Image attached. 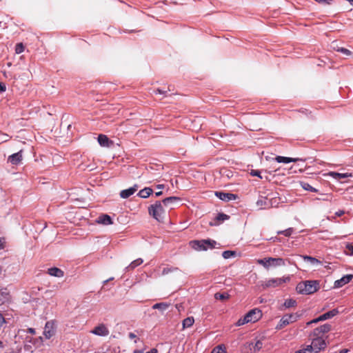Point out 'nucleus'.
Returning <instances> with one entry per match:
<instances>
[{
    "label": "nucleus",
    "instance_id": "f257e3e1",
    "mask_svg": "<svg viewBox=\"0 0 353 353\" xmlns=\"http://www.w3.org/2000/svg\"><path fill=\"white\" fill-rule=\"evenodd\" d=\"M191 247L196 251H206L208 249L212 250L219 245L216 241L210 239L193 240L190 242Z\"/></svg>",
    "mask_w": 353,
    "mask_h": 353
},
{
    "label": "nucleus",
    "instance_id": "f03ea898",
    "mask_svg": "<svg viewBox=\"0 0 353 353\" xmlns=\"http://www.w3.org/2000/svg\"><path fill=\"white\" fill-rule=\"evenodd\" d=\"M319 288V283L317 281H305L300 282L296 285V291L301 294H311L316 292Z\"/></svg>",
    "mask_w": 353,
    "mask_h": 353
},
{
    "label": "nucleus",
    "instance_id": "7ed1b4c3",
    "mask_svg": "<svg viewBox=\"0 0 353 353\" xmlns=\"http://www.w3.org/2000/svg\"><path fill=\"white\" fill-rule=\"evenodd\" d=\"M257 263L268 270L271 267L276 268L279 266H285V261L282 258L265 257L263 259H258Z\"/></svg>",
    "mask_w": 353,
    "mask_h": 353
},
{
    "label": "nucleus",
    "instance_id": "20e7f679",
    "mask_svg": "<svg viewBox=\"0 0 353 353\" xmlns=\"http://www.w3.org/2000/svg\"><path fill=\"white\" fill-rule=\"evenodd\" d=\"M164 212L165 210L160 201H156L154 204L148 207L149 214L158 221H161L163 219Z\"/></svg>",
    "mask_w": 353,
    "mask_h": 353
},
{
    "label": "nucleus",
    "instance_id": "39448f33",
    "mask_svg": "<svg viewBox=\"0 0 353 353\" xmlns=\"http://www.w3.org/2000/svg\"><path fill=\"white\" fill-rule=\"evenodd\" d=\"M289 276L282 278H273L265 281H262L261 287L265 290L270 288H276L281 285L283 283L290 281Z\"/></svg>",
    "mask_w": 353,
    "mask_h": 353
},
{
    "label": "nucleus",
    "instance_id": "423d86ee",
    "mask_svg": "<svg viewBox=\"0 0 353 353\" xmlns=\"http://www.w3.org/2000/svg\"><path fill=\"white\" fill-rule=\"evenodd\" d=\"M301 316V314L298 313L294 314H285L282 316V318L280 319L279 323L276 327V329L281 330L283 327H285L286 325L296 322Z\"/></svg>",
    "mask_w": 353,
    "mask_h": 353
},
{
    "label": "nucleus",
    "instance_id": "0eeeda50",
    "mask_svg": "<svg viewBox=\"0 0 353 353\" xmlns=\"http://www.w3.org/2000/svg\"><path fill=\"white\" fill-rule=\"evenodd\" d=\"M56 333V326L53 321H47L43 331V335L46 339H50Z\"/></svg>",
    "mask_w": 353,
    "mask_h": 353
},
{
    "label": "nucleus",
    "instance_id": "6e6552de",
    "mask_svg": "<svg viewBox=\"0 0 353 353\" xmlns=\"http://www.w3.org/2000/svg\"><path fill=\"white\" fill-rule=\"evenodd\" d=\"M316 338L314 339L312 345L310 346L312 347V350L316 353L319 352L320 351L324 350L326 347V343L324 339H323L320 336H316Z\"/></svg>",
    "mask_w": 353,
    "mask_h": 353
},
{
    "label": "nucleus",
    "instance_id": "1a4fd4ad",
    "mask_svg": "<svg viewBox=\"0 0 353 353\" xmlns=\"http://www.w3.org/2000/svg\"><path fill=\"white\" fill-rule=\"evenodd\" d=\"M90 332L97 336H106L109 334L110 331L105 324L101 323L91 330Z\"/></svg>",
    "mask_w": 353,
    "mask_h": 353
},
{
    "label": "nucleus",
    "instance_id": "9d476101",
    "mask_svg": "<svg viewBox=\"0 0 353 353\" xmlns=\"http://www.w3.org/2000/svg\"><path fill=\"white\" fill-rule=\"evenodd\" d=\"M245 316L249 322H255L261 319L262 313L260 310L255 308L249 311Z\"/></svg>",
    "mask_w": 353,
    "mask_h": 353
},
{
    "label": "nucleus",
    "instance_id": "9b49d317",
    "mask_svg": "<svg viewBox=\"0 0 353 353\" xmlns=\"http://www.w3.org/2000/svg\"><path fill=\"white\" fill-rule=\"evenodd\" d=\"M353 279V274H349L343 276L339 280L335 281L334 283V288H339L345 285V284L350 283Z\"/></svg>",
    "mask_w": 353,
    "mask_h": 353
},
{
    "label": "nucleus",
    "instance_id": "f8f14e48",
    "mask_svg": "<svg viewBox=\"0 0 353 353\" xmlns=\"http://www.w3.org/2000/svg\"><path fill=\"white\" fill-rule=\"evenodd\" d=\"M11 299L12 296L8 288L0 286V302L1 303H9Z\"/></svg>",
    "mask_w": 353,
    "mask_h": 353
},
{
    "label": "nucleus",
    "instance_id": "ddd939ff",
    "mask_svg": "<svg viewBox=\"0 0 353 353\" xmlns=\"http://www.w3.org/2000/svg\"><path fill=\"white\" fill-rule=\"evenodd\" d=\"M215 195L221 200L224 201H229L232 200H235L237 198V195L229 193V192H215Z\"/></svg>",
    "mask_w": 353,
    "mask_h": 353
},
{
    "label": "nucleus",
    "instance_id": "4468645a",
    "mask_svg": "<svg viewBox=\"0 0 353 353\" xmlns=\"http://www.w3.org/2000/svg\"><path fill=\"white\" fill-rule=\"evenodd\" d=\"M331 330V325L325 323L313 330V335L314 336H320L321 334L327 333Z\"/></svg>",
    "mask_w": 353,
    "mask_h": 353
},
{
    "label": "nucleus",
    "instance_id": "2eb2a0df",
    "mask_svg": "<svg viewBox=\"0 0 353 353\" xmlns=\"http://www.w3.org/2000/svg\"><path fill=\"white\" fill-rule=\"evenodd\" d=\"M138 189L137 185H134L132 187H130L128 189L123 190L120 192V196L122 199H128L132 194H134Z\"/></svg>",
    "mask_w": 353,
    "mask_h": 353
},
{
    "label": "nucleus",
    "instance_id": "dca6fc26",
    "mask_svg": "<svg viewBox=\"0 0 353 353\" xmlns=\"http://www.w3.org/2000/svg\"><path fill=\"white\" fill-rule=\"evenodd\" d=\"M22 160V151L14 153L8 157V161L12 165L19 164Z\"/></svg>",
    "mask_w": 353,
    "mask_h": 353
},
{
    "label": "nucleus",
    "instance_id": "f3484780",
    "mask_svg": "<svg viewBox=\"0 0 353 353\" xmlns=\"http://www.w3.org/2000/svg\"><path fill=\"white\" fill-rule=\"evenodd\" d=\"M258 206L261 208H270L273 207V202L272 200L268 199L266 197L259 199L256 202Z\"/></svg>",
    "mask_w": 353,
    "mask_h": 353
},
{
    "label": "nucleus",
    "instance_id": "a211bd4d",
    "mask_svg": "<svg viewBox=\"0 0 353 353\" xmlns=\"http://www.w3.org/2000/svg\"><path fill=\"white\" fill-rule=\"evenodd\" d=\"M97 222L105 225L112 224V218L108 214H102L97 218Z\"/></svg>",
    "mask_w": 353,
    "mask_h": 353
},
{
    "label": "nucleus",
    "instance_id": "6ab92c4d",
    "mask_svg": "<svg viewBox=\"0 0 353 353\" xmlns=\"http://www.w3.org/2000/svg\"><path fill=\"white\" fill-rule=\"evenodd\" d=\"M230 218V216L224 213H219L215 219H214V223H210V225H219L221 222L228 220Z\"/></svg>",
    "mask_w": 353,
    "mask_h": 353
},
{
    "label": "nucleus",
    "instance_id": "aec40b11",
    "mask_svg": "<svg viewBox=\"0 0 353 353\" xmlns=\"http://www.w3.org/2000/svg\"><path fill=\"white\" fill-rule=\"evenodd\" d=\"M181 199L177 196H169L162 200L161 203L167 207H172V205L177 202L179 201Z\"/></svg>",
    "mask_w": 353,
    "mask_h": 353
},
{
    "label": "nucleus",
    "instance_id": "412c9836",
    "mask_svg": "<svg viewBox=\"0 0 353 353\" xmlns=\"http://www.w3.org/2000/svg\"><path fill=\"white\" fill-rule=\"evenodd\" d=\"M48 273L50 276L59 278L62 277L64 275L63 271L56 267L49 268L48 270Z\"/></svg>",
    "mask_w": 353,
    "mask_h": 353
},
{
    "label": "nucleus",
    "instance_id": "4be33fe9",
    "mask_svg": "<svg viewBox=\"0 0 353 353\" xmlns=\"http://www.w3.org/2000/svg\"><path fill=\"white\" fill-rule=\"evenodd\" d=\"M339 313V310L337 308H334L321 315L320 319H322V321H325L335 316Z\"/></svg>",
    "mask_w": 353,
    "mask_h": 353
},
{
    "label": "nucleus",
    "instance_id": "5701e85b",
    "mask_svg": "<svg viewBox=\"0 0 353 353\" xmlns=\"http://www.w3.org/2000/svg\"><path fill=\"white\" fill-rule=\"evenodd\" d=\"M299 160H301V159H299V158H290V157H281V156H278L276 157V161L278 163H283L296 162Z\"/></svg>",
    "mask_w": 353,
    "mask_h": 353
},
{
    "label": "nucleus",
    "instance_id": "b1692460",
    "mask_svg": "<svg viewBox=\"0 0 353 353\" xmlns=\"http://www.w3.org/2000/svg\"><path fill=\"white\" fill-rule=\"evenodd\" d=\"M329 175L336 179H345V178L352 176V174L350 173V172L339 173V172H330L329 173Z\"/></svg>",
    "mask_w": 353,
    "mask_h": 353
},
{
    "label": "nucleus",
    "instance_id": "393cba45",
    "mask_svg": "<svg viewBox=\"0 0 353 353\" xmlns=\"http://www.w3.org/2000/svg\"><path fill=\"white\" fill-rule=\"evenodd\" d=\"M153 193V190L151 188H145L141 190L137 195L143 199L149 197Z\"/></svg>",
    "mask_w": 353,
    "mask_h": 353
},
{
    "label": "nucleus",
    "instance_id": "a878e982",
    "mask_svg": "<svg viewBox=\"0 0 353 353\" xmlns=\"http://www.w3.org/2000/svg\"><path fill=\"white\" fill-rule=\"evenodd\" d=\"M97 140L101 146H103V147H108L109 146L110 140L106 135L102 134H99L98 136Z\"/></svg>",
    "mask_w": 353,
    "mask_h": 353
},
{
    "label": "nucleus",
    "instance_id": "bb28decb",
    "mask_svg": "<svg viewBox=\"0 0 353 353\" xmlns=\"http://www.w3.org/2000/svg\"><path fill=\"white\" fill-rule=\"evenodd\" d=\"M143 262V259L141 258L137 259L136 260H134L131 263L125 268L126 271H130L134 270L137 266L142 264Z\"/></svg>",
    "mask_w": 353,
    "mask_h": 353
},
{
    "label": "nucleus",
    "instance_id": "cd10ccee",
    "mask_svg": "<svg viewBox=\"0 0 353 353\" xmlns=\"http://www.w3.org/2000/svg\"><path fill=\"white\" fill-rule=\"evenodd\" d=\"M194 322V319L192 316L187 317L183 321V328L190 327Z\"/></svg>",
    "mask_w": 353,
    "mask_h": 353
},
{
    "label": "nucleus",
    "instance_id": "c85d7f7f",
    "mask_svg": "<svg viewBox=\"0 0 353 353\" xmlns=\"http://www.w3.org/2000/svg\"><path fill=\"white\" fill-rule=\"evenodd\" d=\"M169 305L170 304L164 302L157 303L152 305V309H158L164 311L168 308Z\"/></svg>",
    "mask_w": 353,
    "mask_h": 353
},
{
    "label": "nucleus",
    "instance_id": "c756f323",
    "mask_svg": "<svg viewBox=\"0 0 353 353\" xmlns=\"http://www.w3.org/2000/svg\"><path fill=\"white\" fill-rule=\"evenodd\" d=\"M300 183H301V188L305 190L310 191L312 192H318V191H319L317 189H316L315 188H313L312 185H310L307 182L301 181Z\"/></svg>",
    "mask_w": 353,
    "mask_h": 353
},
{
    "label": "nucleus",
    "instance_id": "7c9ffc66",
    "mask_svg": "<svg viewBox=\"0 0 353 353\" xmlns=\"http://www.w3.org/2000/svg\"><path fill=\"white\" fill-rule=\"evenodd\" d=\"M249 346L250 347H252L253 348V352H256L258 351H259L262 347H263V343L260 340H258L256 341V343L254 344L253 343H251L249 344Z\"/></svg>",
    "mask_w": 353,
    "mask_h": 353
},
{
    "label": "nucleus",
    "instance_id": "2f4dec72",
    "mask_svg": "<svg viewBox=\"0 0 353 353\" xmlns=\"http://www.w3.org/2000/svg\"><path fill=\"white\" fill-rule=\"evenodd\" d=\"M214 298L216 299L223 301V300L228 299L230 298V295L227 292H223V293L217 292L214 294Z\"/></svg>",
    "mask_w": 353,
    "mask_h": 353
},
{
    "label": "nucleus",
    "instance_id": "473e14b6",
    "mask_svg": "<svg viewBox=\"0 0 353 353\" xmlns=\"http://www.w3.org/2000/svg\"><path fill=\"white\" fill-rule=\"evenodd\" d=\"M296 305V301L293 299H286L283 304V305L286 308L294 307Z\"/></svg>",
    "mask_w": 353,
    "mask_h": 353
},
{
    "label": "nucleus",
    "instance_id": "72a5a7b5",
    "mask_svg": "<svg viewBox=\"0 0 353 353\" xmlns=\"http://www.w3.org/2000/svg\"><path fill=\"white\" fill-rule=\"evenodd\" d=\"M236 252L232 251V250H226L222 253V256L225 259L236 256Z\"/></svg>",
    "mask_w": 353,
    "mask_h": 353
},
{
    "label": "nucleus",
    "instance_id": "f704fd0d",
    "mask_svg": "<svg viewBox=\"0 0 353 353\" xmlns=\"http://www.w3.org/2000/svg\"><path fill=\"white\" fill-rule=\"evenodd\" d=\"M302 257L305 261H310L312 264L321 263V261L314 257L307 255L302 256Z\"/></svg>",
    "mask_w": 353,
    "mask_h": 353
},
{
    "label": "nucleus",
    "instance_id": "c9c22d12",
    "mask_svg": "<svg viewBox=\"0 0 353 353\" xmlns=\"http://www.w3.org/2000/svg\"><path fill=\"white\" fill-rule=\"evenodd\" d=\"M211 353H226L225 347L223 345H219L214 347Z\"/></svg>",
    "mask_w": 353,
    "mask_h": 353
},
{
    "label": "nucleus",
    "instance_id": "e433bc0d",
    "mask_svg": "<svg viewBox=\"0 0 353 353\" xmlns=\"http://www.w3.org/2000/svg\"><path fill=\"white\" fill-rule=\"evenodd\" d=\"M294 232V229L292 228H289L284 230H280L277 232L278 234H283L285 236H290Z\"/></svg>",
    "mask_w": 353,
    "mask_h": 353
},
{
    "label": "nucleus",
    "instance_id": "4c0bfd02",
    "mask_svg": "<svg viewBox=\"0 0 353 353\" xmlns=\"http://www.w3.org/2000/svg\"><path fill=\"white\" fill-rule=\"evenodd\" d=\"M179 268H173V267H167V268H164L162 270V274L163 275H165V274H169L170 272H174V271H176L178 270Z\"/></svg>",
    "mask_w": 353,
    "mask_h": 353
},
{
    "label": "nucleus",
    "instance_id": "58836bf2",
    "mask_svg": "<svg viewBox=\"0 0 353 353\" xmlns=\"http://www.w3.org/2000/svg\"><path fill=\"white\" fill-rule=\"evenodd\" d=\"M24 46L23 45L22 43H19L16 45L15 46V52L17 54H21V52H23L24 51Z\"/></svg>",
    "mask_w": 353,
    "mask_h": 353
},
{
    "label": "nucleus",
    "instance_id": "ea45409f",
    "mask_svg": "<svg viewBox=\"0 0 353 353\" xmlns=\"http://www.w3.org/2000/svg\"><path fill=\"white\" fill-rule=\"evenodd\" d=\"M312 352V347L310 345H307L305 348L296 351L295 353H311Z\"/></svg>",
    "mask_w": 353,
    "mask_h": 353
},
{
    "label": "nucleus",
    "instance_id": "a19ab883",
    "mask_svg": "<svg viewBox=\"0 0 353 353\" xmlns=\"http://www.w3.org/2000/svg\"><path fill=\"white\" fill-rule=\"evenodd\" d=\"M250 174L253 176H258L260 179H263V176L261 175V172L258 170H252Z\"/></svg>",
    "mask_w": 353,
    "mask_h": 353
},
{
    "label": "nucleus",
    "instance_id": "79ce46f5",
    "mask_svg": "<svg viewBox=\"0 0 353 353\" xmlns=\"http://www.w3.org/2000/svg\"><path fill=\"white\" fill-rule=\"evenodd\" d=\"M247 323H249V321L247 319H245V316H244L243 319H240L238 320V321L236 323V325L241 326Z\"/></svg>",
    "mask_w": 353,
    "mask_h": 353
},
{
    "label": "nucleus",
    "instance_id": "37998d69",
    "mask_svg": "<svg viewBox=\"0 0 353 353\" xmlns=\"http://www.w3.org/2000/svg\"><path fill=\"white\" fill-rule=\"evenodd\" d=\"M336 51L338 52H342L343 54L347 55V56H349L351 54V52L348 50V49H346L345 48H338L336 49Z\"/></svg>",
    "mask_w": 353,
    "mask_h": 353
},
{
    "label": "nucleus",
    "instance_id": "c03bdc74",
    "mask_svg": "<svg viewBox=\"0 0 353 353\" xmlns=\"http://www.w3.org/2000/svg\"><path fill=\"white\" fill-rule=\"evenodd\" d=\"M5 323H6V321L2 312L0 311V327H2Z\"/></svg>",
    "mask_w": 353,
    "mask_h": 353
},
{
    "label": "nucleus",
    "instance_id": "a18cd8bd",
    "mask_svg": "<svg viewBox=\"0 0 353 353\" xmlns=\"http://www.w3.org/2000/svg\"><path fill=\"white\" fill-rule=\"evenodd\" d=\"M319 321H322V319H320V316L318 318H316V319H313V320H312L310 321H308L307 323V325H311L312 323H318Z\"/></svg>",
    "mask_w": 353,
    "mask_h": 353
},
{
    "label": "nucleus",
    "instance_id": "49530a36",
    "mask_svg": "<svg viewBox=\"0 0 353 353\" xmlns=\"http://www.w3.org/2000/svg\"><path fill=\"white\" fill-rule=\"evenodd\" d=\"M346 249L348 251L349 254L353 256V245L352 244H347L346 245Z\"/></svg>",
    "mask_w": 353,
    "mask_h": 353
},
{
    "label": "nucleus",
    "instance_id": "de8ad7c7",
    "mask_svg": "<svg viewBox=\"0 0 353 353\" xmlns=\"http://www.w3.org/2000/svg\"><path fill=\"white\" fill-rule=\"evenodd\" d=\"M6 90V86L3 83L0 81V93L4 92Z\"/></svg>",
    "mask_w": 353,
    "mask_h": 353
},
{
    "label": "nucleus",
    "instance_id": "09e8293b",
    "mask_svg": "<svg viewBox=\"0 0 353 353\" xmlns=\"http://www.w3.org/2000/svg\"><path fill=\"white\" fill-rule=\"evenodd\" d=\"M154 92L156 94H164L166 92V91H164V90H161V89H159V88H157V90H155L154 91Z\"/></svg>",
    "mask_w": 353,
    "mask_h": 353
},
{
    "label": "nucleus",
    "instance_id": "8fccbe9b",
    "mask_svg": "<svg viewBox=\"0 0 353 353\" xmlns=\"http://www.w3.org/2000/svg\"><path fill=\"white\" fill-rule=\"evenodd\" d=\"M27 332L30 333L31 334H35L36 331H35V329L30 327V328L28 329Z\"/></svg>",
    "mask_w": 353,
    "mask_h": 353
},
{
    "label": "nucleus",
    "instance_id": "3c124183",
    "mask_svg": "<svg viewBox=\"0 0 353 353\" xmlns=\"http://www.w3.org/2000/svg\"><path fill=\"white\" fill-rule=\"evenodd\" d=\"M319 3L329 4L328 0H314Z\"/></svg>",
    "mask_w": 353,
    "mask_h": 353
},
{
    "label": "nucleus",
    "instance_id": "603ef678",
    "mask_svg": "<svg viewBox=\"0 0 353 353\" xmlns=\"http://www.w3.org/2000/svg\"><path fill=\"white\" fill-rule=\"evenodd\" d=\"M343 214H344V211H343V210H339V211H337V212L335 213L336 216H342Z\"/></svg>",
    "mask_w": 353,
    "mask_h": 353
},
{
    "label": "nucleus",
    "instance_id": "864d4df0",
    "mask_svg": "<svg viewBox=\"0 0 353 353\" xmlns=\"http://www.w3.org/2000/svg\"><path fill=\"white\" fill-rule=\"evenodd\" d=\"M130 339H133L137 338V335L132 332H130L128 334Z\"/></svg>",
    "mask_w": 353,
    "mask_h": 353
},
{
    "label": "nucleus",
    "instance_id": "5fc2aeb1",
    "mask_svg": "<svg viewBox=\"0 0 353 353\" xmlns=\"http://www.w3.org/2000/svg\"><path fill=\"white\" fill-rule=\"evenodd\" d=\"M146 353H158V351L157 349L152 348L150 351L147 352Z\"/></svg>",
    "mask_w": 353,
    "mask_h": 353
},
{
    "label": "nucleus",
    "instance_id": "6e6d98bb",
    "mask_svg": "<svg viewBox=\"0 0 353 353\" xmlns=\"http://www.w3.org/2000/svg\"><path fill=\"white\" fill-rule=\"evenodd\" d=\"M165 185L163 184H159L157 185V188L158 189H163Z\"/></svg>",
    "mask_w": 353,
    "mask_h": 353
},
{
    "label": "nucleus",
    "instance_id": "4d7b16f0",
    "mask_svg": "<svg viewBox=\"0 0 353 353\" xmlns=\"http://www.w3.org/2000/svg\"><path fill=\"white\" fill-rule=\"evenodd\" d=\"M52 291H51V290H46V291L45 292V294H46L47 296H50V295H51V294H52Z\"/></svg>",
    "mask_w": 353,
    "mask_h": 353
},
{
    "label": "nucleus",
    "instance_id": "13d9d810",
    "mask_svg": "<svg viewBox=\"0 0 353 353\" xmlns=\"http://www.w3.org/2000/svg\"><path fill=\"white\" fill-rule=\"evenodd\" d=\"M348 350L347 349H342L339 353H347L348 352Z\"/></svg>",
    "mask_w": 353,
    "mask_h": 353
},
{
    "label": "nucleus",
    "instance_id": "bf43d9fd",
    "mask_svg": "<svg viewBox=\"0 0 353 353\" xmlns=\"http://www.w3.org/2000/svg\"><path fill=\"white\" fill-rule=\"evenodd\" d=\"M163 192H155V196H159L161 195H162Z\"/></svg>",
    "mask_w": 353,
    "mask_h": 353
},
{
    "label": "nucleus",
    "instance_id": "052dcab7",
    "mask_svg": "<svg viewBox=\"0 0 353 353\" xmlns=\"http://www.w3.org/2000/svg\"><path fill=\"white\" fill-rule=\"evenodd\" d=\"M133 353H143V351L141 350H135Z\"/></svg>",
    "mask_w": 353,
    "mask_h": 353
},
{
    "label": "nucleus",
    "instance_id": "680f3d73",
    "mask_svg": "<svg viewBox=\"0 0 353 353\" xmlns=\"http://www.w3.org/2000/svg\"><path fill=\"white\" fill-rule=\"evenodd\" d=\"M113 279H114V278H113V277L110 278L109 279H107V280L104 281V282H103V283H104V284H105V283H107L108 281H112V280H113Z\"/></svg>",
    "mask_w": 353,
    "mask_h": 353
},
{
    "label": "nucleus",
    "instance_id": "e2e57ef3",
    "mask_svg": "<svg viewBox=\"0 0 353 353\" xmlns=\"http://www.w3.org/2000/svg\"><path fill=\"white\" fill-rule=\"evenodd\" d=\"M4 347V345H3V343L0 341V348H3Z\"/></svg>",
    "mask_w": 353,
    "mask_h": 353
},
{
    "label": "nucleus",
    "instance_id": "0e129e2a",
    "mask_svg": "<svg viewBox=\"0 0 353 353\" xmlns=\"http://www.w3.org/2000/svg\"><path fill=\"white\" fill-rule=\"evenodd\" d=\"M270 239L273 240V241H275L276 240H278L279 239L277 237H274V238L272 237Z\"/></svg>",
    "mask_w": 353,
    "mask_h": 353
},
{
    "label": "nucleus",
    "instance_id": "69168bd1",
    "mask_svg": "<svg viewBox=\"0 0 353 353\" xmlns=\"http://www.w3.org/2000/svg\"><path fill=\"white\" fill-rule=\"evenodd\" d=\"M2 269L0 268V274L1 273Z\"/></svg>",
    "mask_w": 353,
    "mask_h": 353
}]
</instances>
